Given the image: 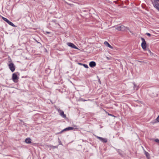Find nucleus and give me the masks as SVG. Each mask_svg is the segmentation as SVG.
I'll use <instances>...</instances> for the list:
<instances>
[{"label": "nucleus", "mask_w": 159, "mask_h": 159, "mask_svg": "<svg viewBox=\"0 0 159 159\" xmlns=\"http://www.w3.org/2000/svg\"><path fill=\"white\" fill-rule=\"evenodd\" d=\"M141 39L142 42L141 44V47L144 51H146L147 50L146 48L147 43L146 42L143 38L141 37Z\"/></svg>", "instance_id": "obj_1"}, {"label": "nucleus", "mask_w": 159, "mask_h": 159, "mask_svg": "<svg viewBox=\"0 0 159 159\" xmlns=\"http://www.w3.org/2000/svg\"><path fill=\"white\" fill-rule=\"evenodd\" d=\"M18 79L19 78L16 74L14 73L13 74L12 76V79L14 82L16 83L17 82Z\"/></svg>", "instance_id": "obj_2"}, {"label": "nucleus", "mask_w": 159, "mask_h": 159, "mask_svg": "<svg viewBox=\"0 0 159 159\" xmlns=\"http://www.w3.org/2000/svg\"><path fill=\"white\" fill-rule=\"evenodd\" d=\"M127 29V28L125 27L124 25L118 26L116 28V29L118 31H125Z\"/></svg>", "instance_id": "obj_3"}, {"label": "nucleus", "mask_w": 159, "mask_h": 159, "mask_svg": "<svg viewBox=\"0 0 159 159\" xmlns=\"http://www.w3.org/2000/svg\"><path fill=\"white\" fill-rule=\"evenodd\" d=\"M9 68L12 72H13L15 69L14 65L12 63H10L8 64Z\"/></svg>", "instance_id": "obj_4"}, {"label": "nucleus", "mask_w": 159, "mask_h": 159, "mask_svg": "<svg viewBox=\"0 0 159 159\" xmlns=\"http://www.w3.org/2000/svg\"><path fill=\"white\" fill-rule=\"evenodd\" d=\"M2 18L3 19V20L7 22V23H8L9 25L12 26H15L11 22L9 21L8 19H7V18L4 17H2Z\"/></svg>", "instance_id": "obj_5"}, {"label": "nucleus", "mask_w": 159, "mask_h": 159, "mask_svg": "<svg viewBox=\"0 0 159 159\" xmlns=\"http://www.w3.org/2000/svg\"><path fill=\"white\" fill-rule=\"evenodd\" d=\"M67 45L69 47H71L76 49H78V48L76 47L74 44L71 43H67Z\"/></svg>", "instance_id": "obj_6"}, {"label": "nucleus", "mask_w": 159, "mask_h": 159, "mask_svg": "<svg viewBox=\"0 0 159 159\" xmlns=\"http://www.w3.org/2000/svg\"><path fill=\"white\" fill-rule=\"evenodd\" d=\"M97 138L103 143H106L107 141V139H106L103 138L98 136H97Z\"/></svg>", "instance_id": "obj_7"}, {"label": "nucleus", "mask_w": 159, "mask_h": 159, "mask_svg": "<svg viewBox=\"0 0 159 159\" xmlns=\"http://www.w3.org/2000/svg\"><path fill=\"white\" fill-rule=\"evenodd\" d=\"M58 112L60 113V115L63 117L65 118L66 117V115L64 114V112L61 110H58Z\"/></svg>", "instance_id": "obj_8"}, {"label": "nucleus", "mask_w": 159, "mask_h": 159, "mask_svg": "<svg viewBox=\"0 0 159 159\" xmlns=\"http://www.w3.org/2000/svg\"><path fill=\"white\" fill-rule=\"evenodd\" d=\"M104 45L108 47L111 48V49H113V47L111 46L109 43L107 42V41H105L104 42Z\"/></svg>", "instance_id": "obj_9"}, {"label": "nucleus", "mask_w": 159, "mask_h": 159, "mask_svg": "<svg viewBox=\"0 0 159 159\" xmlns=\"http://www.w3.org/2000/svg\"><path fill=\"white\" fill-rule=\"evenodd\" d=\"M96 63L94 61H91L89 63V65L90 67H93L96 66Z\"/></svg>", "instance_id": "obj_10"}, {"label": "nucleus", "mask_w": 159, "mask_h": 159, "mask_svg": "<svg viewBox=\"0 0 159 159\" xmlns=\"http://www.w3.org/2000/svg\"><path fill=\"white\" fill-rule=\"evenodd\" d=\"M73 128L72 127H68V128H65V129H63L61 132V133H62V132H63L64 131H68L69 130H72L73 129Z\"/></svg>", "instance_id": "obj_11"}, {"label": "nucleus", "mask_w": 159, "mask_h": 159, "mask_svg": "<svg viewBox=\"0 0 159 159\" xmlns=\"http://www.w3.org/2000/svg\"><path fill=\"white\" fill-rule=\"evenodd\" d=\"M25 142L27 143H31V139L30 138H26L25 140Z\"/></svg>", "instance_id": "obj_12"}, {"label": "nucleus", "mask_w": 159, "mask_h": 159, "mask_svg": "<svg viewBox=\"0 0 159 159\" xmlns=\"http://www.w3.org/2000/svg\"><path fill=\"white\" fill-rule=\"evenodd\" d=\"M154 6L156 7V8L159 10V5L158 3H155Z\"/></svg>", "instance_id": "obj_13"}, {"label": "nucleus", "mask_w": 159, "mask_h": 159, "mask_svg": "<svg viewBox=\"0 0 159 159\" xmlns=\"http://www.w3.org/2000/svg\"><path fill=\"white\" fill-rule=\"evenodd\" d=\"M79 64L80 65H83L85 68H88L89 67L86 64H82L80 63H79Z\"/></svg>", "instance_id": "obj_14"}, {"label": "nucleus", "mask_w": 159, "mask_h": 159, "mask_svg": "<svg viewBox=\"0 0 159 159\" xmlns=\"http://www.w3.org/2000/svg\"><path fill=\"white\" fill-rule=\"evenodd\" d=\"M147 50H148V52H149V53H150V55H151V56H152V55H153V53H152V52H151V51H150V50L149 49H147Z\"/></svg>", "instance_id": "obj_15"}, {"label": "nucleus", "mask_w": 159, "mask_h": 159, "mask_svg": "<svg viewBox=\"0 0 159 159\" xmlns=\"http://www.w3.org/2000/svg\"><path fill=\"white\" fill-rule=\"evenodd\" d=\"M145 154L147 157L148 158L149 156V153L148 152H145Z\"/></svg>", "instance_id": "obj_16"}, {"label": "nucleus", "mask_w": 159, "mask_h": 159, "mask_svg": "<svg viewBox=\"0 0 159 159\" xmlns=\"http://www.w3.org/2000/svg\"><path fill=\"white\" fill-rule=\"evenodd\" d=\"M106 58H107V59L108 60H111V59H112V57H107Z\"/></svg>", "instance_id": "obj_17"}, {"label": "nucleus", "mask_w": 159, "mask_h": 159, "mask_svg": "<svg viewBox=\"0 0 159 159\" xmlns=\"http://www.w3.org/2000/svg\"><path fill=\"white\" fill-rule=\"evenodd\" d=\"M155 141H156V142L159 143V139H156L155 140Z\"/></svg>", "instance_id": "obj_18"}, {"label": "nucleus", "mask_w": 159, "mask_h": 159, "mask_svg": "<svg viewBox=\"0 0 159 159\" xmlns=\"http://www.w3.org/2000/svg\"><path fill=\"white\" fill-rule=\"evenodd\" d=\"M156 120H157L158 122H159V115L157 117V118L156 119Z\"/></svg>", "instance_id": "obj_19"}, {"label": "nucleus", "mask_w": 159, "mask_h": 159, "mask_svg": "<svg viewBox=\"0 0 159 159\" xmlns=\"http://www.w3.org/2000/svg\"><path fill=\"white\" fill-rule=\"evenodd\" d=\"M146 34L149 36H151V34L148 33H146Z\"/></svg>", "instance_id": "obj_20"}, {"label": "nucleus", "mask_w": 159, "mask_h": 159, "mask_svg": "<svg viewBox=\"0 0 159 159\" xmlns=\"http://www.w3.org/2000/svg\"><path fill=\"white\" fill-rule=\"evenodd\" d=\"M109 115H111V116H112V115H111V114H109Z\"/></svg>", "instance_id": "obj_21"}]
</instances>
